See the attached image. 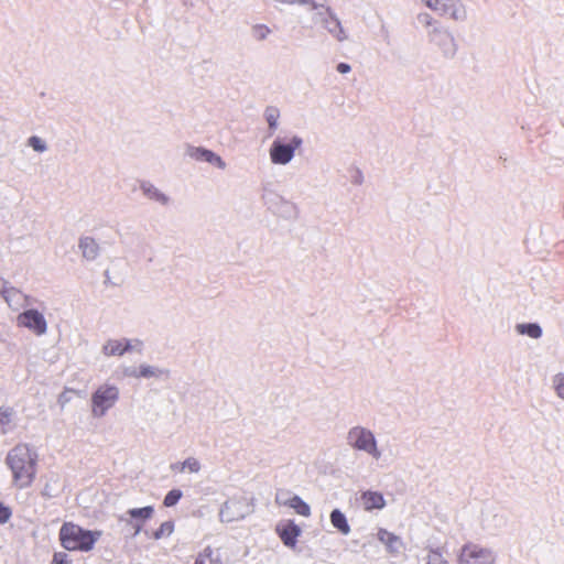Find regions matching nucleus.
<instances>
[{
	"label": "nucleus",
	"instance_id": "obj_1",
	"mask_svg": "<svg viewBox=\"0 0 564 564\" xmlns=\"http://www.w3.org/2000/svg\"><path fill=\"white\" fill-rule=\"evenodd\" d=\"M347 444L355 451L369 455L381 465H390L399 456L398 445L393 441H386L378 445L373 432L365 426H354L347 433Z\"/></svg>",
	"mask_w": 564,
	"mask_h": 564
},
{
	"label": "nucleus",
	"instance_id": "obj_2",
	"mask_svg": "<svg viewBox=\"0 0 564 564\" xmlns=\"http://www.w3.org/2000/svg\"><path fill=\"white\" fill-rule=\"evenodd\" d=\"M37 453L26 444H19L10 449L6 465L12 474V485L25 489L32 485L36 476Z\"/></svg>",
	"mask_w": 564,
	"mask_h": 564
},
{
	"label": "nucleus",
	"instance_id": "obj_3",
	"mask_svg": "<svg viewBox=\"0 0 564 564\" xmlns=\"http://www.w3.org/2000/svg\"><path fill=\"white\" fill-rule=\"evenodd\" d=\"M100 536V531L84 530L72 522L64 523L59 530L62 545L68 551L88 552Z\"/></svg>",
	"mask_w": 564,
	"mask_h": 564
},
{
	"label": "nucleus",
	"instance_id": "obj_4",
	"mask_svg": "<svg viewBox=\"0 0 564 564\" xmlns=\"http://www.w3.org/2000/svg\"><path fill=\"white\" fill-rule=\"evenodd\" d=\"M457 564H497L498 552L477 542L464 543L457 552Z\"/></svg>",
	"mask_w": 564,
	"mask_h": 564
},
{
	"label": "nucleus",
	"instance_id": "obj_5",
	"mask_svg": "<svg viewBox=\"0 0 564 564\" xmlns=\"http://www.w3.org/2000/svg\"><path fill=\"white\" fill-rule=\"evenodd\" d=\"M120 390L116 384L105 382L91 394V415L100 419L118 402Z\"/></svg>",
	"mask_w": 564,
	"mask_h": 564
},
{
	"label": "nucleus",
	"instance_id": "obj_6",
	"mask_svg": "<svg viewBox=\"0 0 564 564\" xmlns=\"http://www.w3.org/2000/svg\"><path fill=\"white\" fill-rule=\"evenodd\" d=\"M253 512V507L247 497H232L224 502L219 510L223 523L241 521Z\"/></svg>",
	"mask_w": 564,
	"mask_h": 564
},
{
	"label": "nucleus",
	"instance_id": "obj_7",
	"mask_svg": "<svg viewBox=\"0 0 564 564\" xmlns=\"http://www.w3.org/2000/svg\"><path fill=\"white\" fill-rule=\"evenodd\" d=\"M312 22L321 25L337 42L343 43L348 40V33L344 29L336 12L327 6L325 10L312 15Z\"/></svg>",
	"mask_w": 564,
	"mask_h": 564
},
{
	"label": "nucleus",
	"instance_id": "obj_8",
	"mask_svg": "<svg viewBox=\"0 0 564 564\" xmlns=\"http://www.w3.org/2000/svg\"><path fill=\"white\" fill-rule=\"evenodd\" d=\"M17 325L28 329L37 337L44 336L48 329L44 314L36 308H26L20 313L17 316Z\"/></svg>",
	"mask_w": 564,
	"mask_h": 564
},
{
	"label": "nucleus",
	"instance_id": "obj_9",
	"mask_svg": "<svg viewBox=\"0 0 564 564\" xmlns=\"http://www.w3.org/2000/svg\"><path fill=\"white\" fill-rule=\"evenodd\" d=\"M141 341L138 339L122 338H108L100 347V352L104 357H122L126 352L135 350Z\"/></svg>",
	"mask_w": 564,
	"mask_h": 564
},
{
	"label": "nucleus",
	"instance_id": "obj_10",
	"mask_svg": "<svg viewBox=\"0 0 564 564\" xmlns=\"http://www.w3.org/2000/svg\"><path fill=\"white\" fill-rule=\"evenodd\" d=\"M154 513V508L152 506H147L143 508H133L129 509L126 513L119 516V521L124 522L127 525L131 527L133 530L132 535L137 536L141 530L143 523L151 519Z\"/></svg>",
	"mask_w": 564,
	"mask_h": 564
},
{
	"label": "nucleus",
	"instance_id": "obj_11",
	"mask_svg": "<svg viewBox=\"0 0 564 564\" xmlns=\"http://www.w3.org/2000/svg\"><path fill=\"white\" fill-rule=\"evenodd\" d=\"M430 42L440 47L446 57H453L457 51L453 34L445 28L434 26L429 31Z\"/></svg>",
	"mask_w": 564,
	"mask_h": 564
},
{
	"label": "nucleus",
	"instance_id": "obj_12",
	"mask_svg": "<svg viewBox=\"0 0 564 564\" xmlns=\"http://www.w3.org/2000/svg\"><path fill=\"white\" fill-rule=\"evenodd\" d=\"M185 153L192 160L209 163L219 170H225L227 167L226 162L220 155L206 148L188 145Z\"/></svg>",
	"mask_w": 564,
	"mask_h": 564
},
{
	"label": "nucleus",
	"instance_id": "obj_13",
	"mask_svg": "<svg viewBox=\"0 0 564 564\" xmlns=\"http://www.w3.org/2000/svg\"><path fill=\"white\" fill-rule=\"evenodd\" d=\"M506 517L494 507H487L481 511L480 524L484 530L494 533L505 528Z\"/></svg>",
	"mask_w": 564,
	"mask_h": 564
},
{
	"label": "nucleus",
	"instance_id": "obj_14",
	"mask_svg": "<svg viewBox=\"0 0 564 564\" xmlns=\"http://www.w3.org/2000/svg\"><path fill=\"white\" fill-rule=\"evenodd\" d=\"M269 158L272 164L286 165L294 159V154L292 148L278 138L269 149Z\"/></svg>",
	"mask_w": 564,
	"mask_h": 564
},
{
	"label": "nucleus",
	"instance_id": "obj_15",
	"mask_svg": "<svg viewBox=\"0 0 564 564\" xmlns=\"http://www.w3.org/2000/svg\"><path fill=\"white\" fill-rule=\"evenodd\" d=\"M139 377L140 379L165 381L170 379L171 371L167 368L160 367L158 365H151L148 362L139 364Z\"/></svg>",
	"mask_w": 564,
	"mask_h": 564
},
{
	"label": "nucleus",
	"instance_id": "obj_16",
	"mask_svg": "<svg viewBox=\"0 0 564 564\" xmlns=\"http://www.w3.org/2000/svg\"><path fill=\"white\" fill-rule=\"evenodd\" d=\"M377 538L386 546V550L392 555H399L404 550V543L402 539L386 529H379Z\"/></svg>",
	"mask_w": 564,
	"mask_h": 564
},
{
	"label": "nucleus",
	"instance_id": "obj_17",
	"mask_svg": "<svg viewBox=\"0 0 564 564\" xmlns=\"http://www.w3.org/2000/svg\"><path fill=\"white\" fill-rule=\"evenodd\" d=\"M288 494L279 492L275 496V501L279 505L289 506L294 509L295 512L303 517H308L311 514L310 506L303 501L299 496L286 497Z\"/></svg>",
	"mask_w": 564,
	"mask_h": 564
},
{
	"label": "nucleus",
	"instance_id": "obj_18",
	"mask_svg": "<svg viewBox=\"0 0 564 564\" xmlns=\"http://www.w3.org/2000/svg\"><path fill=\"white\" fill-rule=\"evenodd\" d=\"M276 532L286 546L293 547L295 546L296 540L301 534V529L293 521H288L285 523L279 524L276 527Z\"/></svg>",
	"mask_w": 564,
	"mask_h": 564
},
{
	"label": "nucleus",
	"instance_id": "obj_19",
	"mask_svg": "<svg viewBox=\"0 0 564 564\" xmlns=\"http://www.w3.org/2000/svg\"><path fill=\"white\" fill-rule=\"evenodd\" d=\"M3 299L13 310H18L19 307L28 306L30 304V297L14 288L4 289Z\"/></svg>",
	"mask_w": 564,
	"mask_h": 564
},
{
	"label": "nucleus",
	"instance_id": "obj_20",
	"mask_svg": "<svg viewBox=\"0 0 564 564\" xmlns=\"http://www.w3.org/2000/svg\"><path fill=\"white\" fill-rule=\"evenodd\" d=\"M140 188L147 198L159 203L161 206H169L171 204V197L153 184L143 182L141 183Z\"/></svg>",
	"mask_w": 564,
	"mask_h": 564
},
{
	"label": "nucleus",
	"instance_id": "obj_21",
	"mask_svg": "<svg viewBox=\"0 0 564 564\" xmlns=\"http://www.w3.org/2000/svg\"><path fill=\"white\" fill-rule=\"evenodd\" d=\"M78 247L82 251L83 258H85L88 261H93L97 259V257L99 256V245L91 237L80 238Z\"/></svg>",
	"mask_w": 564,
	"mask_h": 564
},
{
	"label": "nucleus",
	"instance_id": "obj_22",
	"mask_svg": "<svg viewBox=\"0 0 564 564\" xmlns=\"http://www.w3.org/2000/svg\"><path fill=\"white\" fill-rule=\"evenodd\" d=\"M361 502L366 510L382 509L386 506L384 498L376 491H366L361 496Z\"/></svg>",
	"mask_w": 564,
	"mask_h": 564
},
{
	"label": "nucleus",
	"instance_id": "obj_23",
	"mask_svg": "<svg viewBox=\"0 0 564 564\" xmlns=\"http://www.w3.org/2000/svg\"><path fill=\"white\" fill-rule=\"evenodd\" d=\"M263 117L268 123L269 134H273L279 128V119L281 117L280 109L275 106H268L264 109Z\"/></svg>",
	"mask_w": 564,
	"mask_h": 564
},
{
	"label": "nucleus",
	"instance_id": "obj_24",
	"mask_svg": "<svg viewBox=\"0 0 564 564\" xmlns=\"http://www.w3.org/2000/svg\"><path fill=\"white\" fill-rule=\"evenodd\" d=\"M330 522L341 534L347 535L350 533V527L347 522L346 516L339 509H334L332 511Z\"/></svg>",
	"mask_w": 564,
	"mask_h": 564
},
{
	"label": "nucleus",
	"instance_id": "obj_25",
	"mask_svg": "<svg viewBox=\"0 0 564 564\" xmlns=\"http://www.w3.org/2000/svg\"><path fill=\"white\" fill-rule=\"evenodd\" d=\"M293 6H300L305 8L307 11L316 14L322 10H325L328 4L327 0H294Z\"/></svg>",
	"mask_w": 564,
	"mask_h": 564
},
{
	"label": "nucleus",
	"instance_id": "obj_26",
	"mask_svg": "<svg viewBox=\"0 0 564 564\" xmlns=\"http://www.w3.org/2000/svg\"><path fill=\"white\" fill-rule=\"evenodd\" d=\"M445 17L463 22L467 19V10L460 0H454Z\"/></svg>",
	"mask_w": 564,
	"mask_h": 564
},
{
	"label": "nucleus",
	"instance_id": "obj_27",
	"mask_svg": "<svg viewBox=\"0 0 564 564\" xmlns=\"http://www.w3.org/2000/svg\"><path fill=\"white\" fill-rule=\"evenodd\" d=\"M516 330L520 335H527L533 339H538L542 336V328L535 323H522L516 326Z\"/></svg>",
	"mask_w": 564,
	"mask_h": 564
},
{
	"label": "nucleus",
	"instance_id": "obj_28",
	"mask_svg": "<svg viewBox=\"0 0 564 564\" xmlns=\"http://www.w3.org/2000/svg\"><path fill=\"white\" fill-rule=\"evenodd\" d=\"M202 466L197 458L195 457H188L181 464H174L171 466L172 470H178L180 473L189 471L197 474L199 473Z\"/></svg>",
	"mask_w": 564,
	"mask_h": 564
},
{
	"label": "nucleus",
	"instance_id": "obj_29",
	"mask_svg": "<svg viewBox=\"0 0 564 564\" xmlns=\"http://www.w3.org/2000/svg\"><path fill=\"white\" fill-rule=\"evenodd\" d=\"M138 370H139V365L133 366V365L121 364L117 368L116 375H117L118 379H140Z\"/></svg>",
	"mask_w": 564,
	"mask_h": 564
},
{
	"label": "nucleus",
	"instance_id": "obj_30",
	"mask_svg": "<svg viewBox=\"0 0 564 564\" xmlns=\"http://www.w3.org/2000/svg\"><path fill=\"white\" fill-rule=\"evenodd\" d=\"M272 33V30L263 23L253 24L250 29L251 37L254 41L262 42L265 41Z\"/></svg>",
	"mask_w": 564,
	"mask_h": 564
},
{
	"label": "nucleus",
	"instance_id": "obj_31",
	"mask_svg": "<svg viewBox=\"0 0 564 564\" xmlns=\"http://www.w3.org/2000/svg\"><path fill=\"white\" fill-rule=\"evenodd\" d=\"M12 426V413L0 409V435L7 434Z\"/></svg>",
	"mask_w": 564,
	"mask_h": 564
},
{
	"label": "nucleus",
	"instance_id": "obj_32",
	"mask_svg": "<svg viewBox=\"0 0 564 564\" xmlns=\"http://www.w3.org/2000/svg\"><path fill=\"white\" fill-rule=\"evenodd\" d=\"M174 531V523L172 521L163 522L160 528L153 532L152 536L154 540H160L165 536H170Z\"/></svg>",
	"mask_w": 564,
	"mask_h": 564
},
{
	"label": "nucleus",
	"instance_id": "obj_33",
	"mask_svg": "<svg viewBox=\"0 0 564 564\" xmlns=\"http://www.w3.org/2000/svg\"><path fill=\"white\" fill-rule=\"evenodd\" d=\"M28 145L31 147L37 153H44L48 149L46 142L37 135L30 137L28 139Z\"/></svg>",
	"mask_w": 564,
	"mask_h": 564
},
{
	"label": "nucleus",
	"instance_id": "obj_34",
	"mask_svg": "<svg viewBox=\"0 0 564 564\" xmlns=\"http://www.w3.org/2000/svg\"><path fill=\"white\" fill-rule=\"evenodd\" d=\"M182 496L183 494L180 489H172L164 497L163 503L165 507H173L180 501Z\"/></svg>",
	"mask_w": 564,
	"mask_h": 564
},
{
	"label": "nucleus",
	"instance_id": "obj_35",
	"mask_svg": "<svg viewBox=\"0 0 564 564\" xmlns=\"http://www.w3.org/2000/svg\"><path fill=\"white\" fill-rule=\"evenodd\" d=\"M553 387L556 395L564 400V375L557 373L553 378Z\"/></svg>",
	"mask_w": 564,
	"mask_h": 564
},
{
	"label": "nucleus",
	"instance_id": "obj_36",
	"mask_svg": "<svg viewBox=\"0 0 564 564\" xmlns=\"http://www.w3.org/2000/svg\"><path fill=\"white\" fill-rule=\"evenodd\" d=\"M76 393L75 390L65 389L57 398V403L62 410L72 401L73 395Z\"/></svg>",
	"mask_w": 564,
	"mask_h": 564
},
{
	"label": "nucleus",
	"instance_id": "obj_37",
	"mask_svg": "<svg viewBox=\"0 0 564 564\" xmlns=\"http://www.w3.org/2000/svg\"><path fill=\"white\" fill-rule=\"evenodd\" d=\"M212 550L209 547L205 549L202 553L198 554L195 564H218L212 557Z\"/></svg>",
	"mask_w": 564,
	"mask_h": 564
},
{
	"label": "nucleus",
	"instance_id": "obj_38",
	"mask_svg": "<svg viewBox=\"0 0 564 564\" xmlns=\"http://www.w3.org/2000/svg\"><path fill=\"white\" fill-rule=\"evenodd\" d=\"M444 1L445 0H423L424 4L429 9L435 11L438 14H440V11H441V8H442Z\"/></svg>",
	"mask_w": 564,
	"mask_h": 564
},
{
	"label": "nucleus",
	"instance_id": "obj_39",
	"mask_svg": "<svg viewBox=\"0 0 564 564\" xmlns=\"http://www.w3.org/2000/svg\"><path fill=\"white\" fill-rule=\"evenodd\" d=\"M426 564H447V562L442 558V555L438 552L433 551L429 554Z\"/></svg>",
	"mask_w": 564,
	"mask_h": 564
},
{
	"label": "nucleus",
	"instance_id": "obj_40",
	"mask_svg": "<svg viewBox=\"0 0 564 564\" xmlns=\"http://www.w3.org/2000/svg\"><path fill=\"white\" fill-rule=\"evenodd\" d=\"M11 517V510L0 502V523H6Z\"/></svg>",
	"mask_w": 564,
	"mask_h": 564
},
{
	"label": "nucleus",
	"instance_id": "obj_41",
	"mask_svg": "<svg viewBox=\"0 0 564 564\" xmlns=\"http://www.w3.org/2000/svg\"><path fill=\"white\" fill-rule=\"evenodd\" d=\"M303 140L297 135H293L286 145L291 147L293 150V154L295 155V150L302 147Z\"/></svg>",
	"mask_w": 564,
	"mask_h": 564
},
{
	"label": "nucleus",
	"instance_id": "obj_42",
	"mask_svg": "<svg viewBox=\"0 0 564 564\" xmlns=\"http://www.w3.org/2000/svg\"><path fill=\"white\" fill-rule=\"evenodd\" d=\"M336 69L339 74H348L351 70V66L348 63H339L336 66Z\"/></svg>",
	"mask_w": 564,
	"mask_h": 564
},
{
	"label": "nucleus",
	"instance_id": "obj_43",
	"mask_svg": "<svg viewBox=\"0 0 564 564\" xmlns=\"http://www.w3.org/2000/svg\"><path fill=\"white\" fill-rule=\"evenodd\" d=\"M66 558L65 553H56L53 557L52 564H64Z\"/></svg>",
	"mask_w": 564,
	"mask_h": 564
},
{
	"label": "nucleus",
	"instance_id": "obj_44",
	"mask_svg": "<svg viewBox=\"0 0 564 564\" xmlns=\"http://www.w3.org/2000/svg\"><path fill=\"white\" fill-rule=\"evenodd\" d=\"M453 1H454V0H445V1L443 2V6H442L441 11H440V15H443V17H445V15H446V13H447V11H448V9H449L451 4L453 3Z\"/></svg>",
	"mask_w": 564,
	"mask_h": 564
},
{
	"label": "nucleus",
	"instance_id": "obj_45",
	"mask_svg": "<svg viewBox=\"0 0 564 564\" xmlns=\"http://www.w3.org/2000/svg\"><path fill=\"white\" fill-rule=\"evenodd\" d=\"M361 178H362V175H361V174H359V176H358V177H356V183H360V182H361Z\"/></svg>",
	"mask_w": 564,
	"mask_h": 564
},
{
	"label": "nucleus",
	"instance_id": "obj_46",
	"mask_svg": "<svg viewBox=\"0 0 564 564\" xmlns=\"http://www.w3.org/2000/svg\"><path fill=\"white\" fill-rule=\"evenodd\" d=\"M361 178H362V175H361V174H359V176H358V177H356V183H360V182H361Z\"/></svg>",
	"mask_w": 564,
	"mask_h": 564
},
{
	"label": "nucleus",
	"instance_id": "obj_47",
	"mask_svg": "<svg viewBox=\"0 0 564 564\" xmlns=\"http://www.w3.org/2000/svg\"><path fill=\"white\" fill-rule=\"evenodd\" d=\"M430 19H431V18H430L429 15H425V22H426L427 24H430Z\"/></svg>",
	"mask_w": 564,
	"mask_h": 564
}]
</instances>
